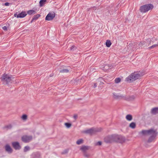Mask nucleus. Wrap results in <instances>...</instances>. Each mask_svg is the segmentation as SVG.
I'll return each instance as SVG.
<instances>
[{
  "mask_svg": "<svg viewBox=\"0 0 158 158\" xmlns=\"http://www.w3.org/2000/svg\"><path fill=\"white\" fill-rule=\"evenodd\" d=\"M142 76L141 73L139 72H135L131 73L130 75L127 77L125 81L129 83L132 82L136 80L139 79Z\"/></svg>",
  "mask_w": 158,
  "mask_h": 158,
  "instance_id": "f257e3e1",
  "label": "nucleus"
},
{
  "mask_svg": "<svg viewBox=\"0 0 158 158\" xmlns=\"http://www.w3.org/2000/svg\"><path fill=\"white\" fill-rule=\"evenodd\" d=\"M102 130V128L101 127H93L90 129L86 130L84 131V132L90 135L94 134L96 133L101 131Z\"/></svg>",
  "mask_w": 158,
  "mask_h": 158,
  "instance_id": "f03ea898",
  "label": "nucleus"
},
{
  "mask_svg": "<svg viewBox=\"0 0 158 158\" xmlns=\"http://www.w3.org/2000/svg\"><path fill=\"white\" fill-rule=\"evenodd\" d=\"M153 8V6L151 4H146L140 7L139 10L141 12L145 13Z\"/></svg>",
  "mask_w": 158,
  "mask_h": 158,
  "instance_id": "7ed1b4c3",
  "label": "nucleus"
},
{
  "mask_svg": "<svg viewBox=\"0 0 158 158\" xmlns=\"http://www.w3.org/2000/svg\"><path fill=\"white\" fill-rule=\"evenodd\" d=\"M105 140L106 143H111L113 141H114L117 143H127L129 140L128 139H105Z\"/></svg>",
  "mask_w": 158,
  "mask_h": 158,
  "instance_id": "20e7f679",
  "label": "nucleus"
},
{
  "mask_svg": "<svg viewBox=\"0 0 158 158\" xmlns=\"http://www.w3.org/2000/svg\"><path fill=\"white\" fill-rule=\"evenodd\" d=\"M158 135V132L156 129L152 128L149 129L148 136L152 137H155Z\"/></svg>",
  "mask_w": 158,
  "mask_h": 158,
  "instance_id": "39448f33",
  "label": "nucleus"
},
{
  "mask_svg": "<svg viewBox=\"0 0 158 158\" xmlns=\"http://www.w3.org/2000/svg\"><path fill=\"white\" fill-rule=\"evenodd\" d=\"M2 81H6V84L12 81V77L11 76L8 75L7 74H4L3 75L2 78Z\"/></svg>",
  "mask_w": 158,
  "mask_h": 158,
  "instance_id": "423d86ee",
  "label": "nucleus"
},
{
  "mask_svg": "<svg viewBox=\"0 0 158 158\" xmlns=\"http://www.w3.org/2000/svg\"><path fill=\"white\" fill-rule=\"evenodd\" d=\"M55 14L54 12L49 13L46 16L45 18V20L51 21L55 17Z\"/></svg>",
  "mask_w": 158,
  "mask_h": 158,
  "instance_id": "0eeeda50",
  "label": "nucleus"
},
{
  "mask_svg": "<svg viewBox=\"0 0 158 158\" xmlns=\"http://www.w3.org/2000/svg\"><path fill=\"white\" fill-rule=\"evenodd\" d=\"M27 15V14L26 12L23 11L19 14H17V13L15 14L14 16L15 17H16L18 18H23L26 16Z\"/></svg>",
  "mask_w": 158,
  "mask_h": 158,
  "instance_id": "6e6552de",
  "label": "nucleus"
},
{
  "mask_svg": "<svg viewBox=\"0 0 158 158\" xmlns=\"http://www.w3.org/2000/svg\"><path fill=\"white\" fill-rule=\"evenodd\" d=\"M149 130H143L139 132V135L140 136H148Z\"/></svg>",
  "mask_w": 158,
  "mask_h": 158,
  "instance_id": "1a4fd4ad",
  "label": "nucleus"
},
{
  "mask_svg": "<svg viewBox=\"0 0 158 158\" xmlns=\"http://www.w3.org/2000/svg\"><path fill=\"white\" fill-rule=\"evenodd\" d=\"M13 147L15 150H19L21 148V146L19 143L18 142H14L12 143Z\"/></svg>",
  "mask_w": 158,
  "mask_h": 158,
  "instance_id": "9d476101",
  "label": "nucleus"
},
{
  "mask_svg": "<svg viewBox=\"0 0 158 158\" xmlns=\"http://www.w3.org/2000/svg\"><path fill=\"white\" fill-rule=\"evenodd\" d=\"M154 139H145L144 141V144L146 146H147L152 142H154Z\"/></svg>",
  "mask_w": 158,
  "mask_h": 158,
  "instance_id": "9b49d317",
  "label": "nucleus"
},
{
  "mask_svg": "<svg viewBox=\"0 0 158 158\" xmlns=\"http://www.w3.org/2000/svg\"><path fill=\"white\" fill-rule=\"evenodd\" d=\"M107 138H122V137L121 135H118L116 134H113L109 135Z\"/></svg>",
  "mask_w": 158,
  "mask_h": 158,
  "instance_id": "f8f14e48",
  "label": "nucleus"
},
{
  "mask_svg": "<svg viewBox=\"0 0 158 158\" xmlns=\"http://www.w3.org/2000/svg\"><path fill=\"white\" fill-rule=\"evenodd\" d=\"M6 151L9 153H11L12 152L13 150L10 145L6 144L5 146Z\"/></svg>",
  "mask_w": 158,
  "mask_h": 158,
  "instance_id": "ddd939ff",
  "label": "nucleus"
},
{
  "mask_svg": "<svg viewBox=\"0 0 158 158\" xmlns=\"http://www.w3.org/2000/svg\"><path fill=\"white\" fill-rule=\"evenodd\" d=\"M113 97L115 98H123V96L119 94H116L114 93H113Z\"/></svg>",
  "mask_w": 158,
  "mask_h": 158,
  "instance_id": "4468645a",
  "label": "nucleus"
},
{
  "mask_svg": "<svg viewBox=\"0 0 158 158\" xmlns=\"http://www.w3.org/2000/svg\"><path fill=\"white\" fill-rule=\"evenodd\" d=\"M151 113L154 114L158 113V107H155L152 109L151 110Z\"/></svg>",
  "mask_w": 158,
  "mask_h": 158,
  "instance_id": "2eb2a0df",
  "label": "nucleus"
},
{
  "mask_svg": "<svg viewBox=\"0 0 158 158\" xmlns=\"http://www.w3.org/2000/svg\"><path fill=\"white\" fill-rule=\"evenodd\" d=\"M89 146H83L81 148L80 150L83 152H85L89 150Z\"/></svg>",
  "mask_w": 158,
  "mask_h": 158,
  "instance_id": "dca6fc26",
  "label": "nucleus"
},
{
  "mask_svg": "<svg viewBox=\"0 0 158 158\" xmlns=\"http://www.w3.org/2000/svg\"><path fill=\"white\" fill-rule=\"evenodd\" d=\"M40 16V15L39 14L34 15L31 21V23H32L34 20H36Z\"/></svg>",
  "mask_w": 158,
  "mask_h": 158,
  "instance_id": "f3484780",
  "label": "nucleus"
},
{
  "mask_svg": "<svg viewBox=\"0 0 158 158\" xmlns=\"http://www.w3.org/2000/svg\"><path fill=\"white\" fill-rule=\"evenodd\" d=\"M111 66H110L109 65L107 64H105L103 67V70L105 71L109 69H111Z\"/></svg>",
  "mask_w": 158,
  "mask_h": 158,
  "instance_id": "a211bd4d",
  "label": "nucleus"
},
{
  "mask_svg": "<svg viewBox=\"0 0 158 158\" xmlns=\"http://www.w3.org/2000/svg\"><path fill=\"white\" fill-rule=\"evenodd\" d=\"M129 126L132 129H134L136 127V124L134 122H132L130 123Z\"/></svg>",
  "mask_w": 158,
  "mask_h": 158,
  "instance_id": "6ab92c4d",
  "label": "nucleus"
},
{
  "mask_svg": "<svg viewBox=\"0 0 158 158\" xmlns=\"http://www.w3.org/2000/svg\"><path fill=\"white\" fill-rule=\"evenodd\" d=\"M126 119L129 121H130L132 119V116L130 114H128L126 116Z\"/></svg>",
  "mask_w": 158,
  "mask_h": 158,
  "instance_id": "aec40b11",
  "label": "nucleus"
},
{
  "mask_svg": "<svg viewBox=\"0 0 158 158\" xmlns=\"http://www.w3.org/2000/svg\"><path fill=\"white\" fill-rule=\"evenodd\" d=\"M106 45L107 47H109L111 44V43L110 40H107L106 43Z\"/></svg>",
  "mask_w": 158,
  "mask_h": 158,
  "instance_id": "412c9836",
  "label": "nucleus"
},
{
  "mask_svg": "<svg viewBox=\"0 0 158 158\" xmlns=\"http://www.w3.org/2000/svg\"><path fill=\"white\" fill-rule=\"evenodd\" d=\"M27 13L29 15H31L32 14L35 13V11L33 10H30L27 11Z\"/></svg>",
  "mask_w": 158,
  "mask_h": 158,
  "instance_id": "4be33fe9",
  "label": "nucleus"
},
{
  "mask_svg": "<svg viewBox=\"0 0 158 158\" xmlns=\"http://www.w3.org/2000/svg\"><path fill=\"white\" fill-rule=\"evenodd\" d=\"M46 2V0H41L40 2V6H42Z\"/></svg>",
  "mask_w": 158,
  "mask_h": 158,
  "instance_id": "5701e85b",
  "label": "nucleus"
},
{
  "mask_svg": "<svg viewBox=\"0 0 158 158\" xmlns=\"http://www.w3.org/2000/svg\"><path fill=\"white\" fill-rule=\"evenodd\" d=\"M69 71V69H65L60 70V72L61 73H67Z\"/></svg>",
  "mask_w": 158,
  "mask_h": 158,
  "instance_id": "b1692460",
  "label": "nucleus"
},
{
  "mask_svg": "<svg viewBox=\"0 0 158 158\" xmlns=\"http://www.w3.org/2000/svg\"><path fill=\"white\" fill-rule=\"evenodd\" d=\"M21 118L23 120H26L27 118V116L26 114H23L21 117Z\"/></svg>",
  "mask_w": 158,
  "mask_h": 158,
  "instance_id": "393cba45",
  "label": "nucleus"
},
{
  "mask_svg": "<svg viewBox=\"0 0 158 158\" xmlns=\"http://www.w3.org/2000/svg\"><path fill=\"white\" fill-rule=\"evenodd\" d=\"M64 125L67 128H70L72 125L71 123H64Z\"/></svg>",
  "mask_w": 158,
  "mask_h": 158,
  "instance_id": "a878e982",
  "label": "nucleus"
},
{
  "mask_svg": "<svg viewBox=\"0 0 158 158\" xmlns=\"http://www.w3.org/2000/svg\"><path fill=\"white\" fill-rule=\"evenodd\" d=\"M83 140L82 139H81L77 141V143L78 145L80 144L83 143Z\"/></svg>",
  "mask_w": 158,
  "mask_h": 158,
  "instance_id": "bb28decb",
  "label": "nucleus"
},
{
  "mask_svg": "<svg viewBox=\"0 0 158 158\" xmlns=\"http://www.w3.org/2000/svg\"><path fill=\"white\" fill-rule=\"evenodd\" d=\"M121 79L119 78H117L115 80V82L116 83H118L120 82Z\"/></svg>",
  "mask_w": 158,
  "mask_h": 158,
  "instance_id": "cd10ccee",
  "label": "nucleus"
},
{
  "mask_svg": "<svg viewBox=\"0 0 158 158\" xmlns=\"http://www.w3.org/2000/svg\"><path fill=\"white\" fill-rule=\"evenodd\" d=\"M12 128V126L11 125H9L7 126H6L4 127L5 129H10Z\"/></svg>",
  "mask_w": 158,
  "mask_h": 158,
  "instance_id": "c85d7f7f",
  "label": "nucleus"
},
{
  "mask_svg": "<svg viewBox=\"0 0 158 158\" xmlns=\"http://www.w3.org/2000/svg\"><path fill=\"white\" fill-rule=\"evenodd\" d=\"M32 137L31 136H27V135H24L22 138H32Z\"/></svg>",
  "mask_w": 158,
  "mask_h": 158,
  "instance_id": "c756f323",
  "label": "nucleus"
},
{
  "mask_svg": "<svg viewBox=\"0 0 158 158\" xmlns=\"http://www.w3.org/2000/svg\"><path fill=\"white\" fill-rule=\"evenodd\" d=\"M157 46H158V44H155L153 45L152 46L149 47L148 48L149 49H150L154 48L155 47H156Z\"/></svg>",
  "mask_w": 158,
  "mask_h": 158,
  "instance_id": "7c9ffc66",
  "label": "nucleus"
},
{
  "mask_svg": "<svg viewBox=\"0 0 158 158\" xmlns=\"http://www.w3.org/2000/svg\"><path fill=\"white\" fill-rule=\"evenodd\" d=\"M31 139H22L23 141L24 142H28L30 141Z\"/></svg>",
  "mask_w": 158,
  "mask_h": 158,
  "instance_id": "2f4dec72",
  "label": "nucleus"
},
{
  "mask_svg": "<svg viewBox=\"0 0 158 158\" xmlns=\"http://www.w3.org/2000/svg\"><path fill=\"white\" fill-rule=\"evenodd\" d=\"M102 144V143L101 141H98L95 143V145L96 146H100Z\"/></svg>",
  "mask_w": 158,
  "mask_h": 158,
  "instance_id": "473e14b6",
  "label": "nucleus"
},
{
  "mask_svg": "<svg viewBox=\"0 0 158 158\" xmlns=\"http://www.w3.org/2000/svg\"><path fill=\"white\" fill-rule=\"evenodd\" d=\"M145 44H146V42H145H145L144 41H143V42H141L139 44V47H141L143 45Z\"/></svg>",
  "mask_w": 158,
  "mask_h": 158,
  "instance_id": "72a5a7b5",
  "label": "nucleus"
},
{
  "mask_svg": "<svg viewBox=\"0 0 158 158\" xmlns=\"http://www.w3.org/2000/svg\"><path fill=\"white\" fill-rule=\"evenodd\" d=\"M29 149V147L28 146H26L24 148V151L26 152Z\"/></svg>",
  "mask_w": 158,
  "mask_h": 158,
  "instance_id": "f704fd0d",
  "label": "nucleus"
},
{
  "mask_svg": "<svg viewBox=\"0 0 158 158\" xmlns=\"http://www.w3.org/2000/svg\"><path fill=\"white\" fill-rule=\"evenodd\" d=\"M75 49V47L73 45L72 46H71V47L70 48V50L73 51H74Z\"/></svg>",
  "mask_w": 158,
  "mask_h": 158,
  "instance_id": "c9c22d12",
  "label": "nucleus"
},
{
  "mask_svg": "<svg viewBox=\"0 0 158 158\" xmlns=\"http://www.w3.org/2000/svg\"><path fill=\"white\" fill-rule=\"evenodd\" d=\"M84 156L85 157H89L90 155L87 153H85L84 154Z\"/></svg>",
  "mask_w": 158,
  "mask_h": 158,
  "instance_id": "e433bc0d",
  "label": "nucleus"
},
{
  "mask_svg": "<svg viewBox=\"0 0 158 158\" xmlns=\"http://www.w3.org/2000/svg\"><path fill=\"white\" fill-rule=\"evenodd\" d=\"M2 29H3L4 30L6 31L7 29V27L6 26H4V27H3Z\"/></svg>",
  "mask_w": 158,
  "mask_h": 158,
  "instance_id": "4c0bfd02",
  "label": "nucleus"
},
{
  "mask_svg": "<svg viewBox=\"0 0 158 158\" xmlns=\"http://www.w3.org/2000/svg\"><path fill=\"white\" fill-rule=\"evenodd\" d=\"M10 3L9 2H6L4 4V5L6 6H9Z\"/></svg>",
  "mask_w": 158,
  "mask_h": 158,
  "instance_id": "58836bf2",
  "label": "nucleus"
},
{
  "mask_svg": "<svg viewBox=\"0 0 158 158\" xmlns=\"http://www.w3.org/2000/svg\"><path fill=\"white\" fill-rule=\"evenodd\" d=\"M147 40H148V42H149L148 43L149 44H150L151 43L150 40L149 39H147Z\"/></svg>",
  "mask_w": 158,
  "mask_h": 158,
  "instance_id": "ea45409f",
  "label": "nucleus"
},
{
  "mask_svg": "<svg viewBox=\"0 0 158 158\" xmlns=\"http://www.w3.org/2000/svg\"><path fill=\"white\" fill-rule=\"evenodd\" d=\"M97 85L96 83H94V88H95L97 86Z\"/></svg>",
  "mask_w": 158,
  "mask_h": 158,
  "instance_id": "a19ab883",
  "label": "nucleus"
},
{
  "mask_svg": "<svg viewBox=\"0 0 158 158\" xmlns=\"http://www.w3.org/2000/svg\"><path fill=\"white\" fill-rule=\"evenodd\" d=\"M100 83H101V84H102V82H101Z\"/></svg>",
  "mask_w": 158,
  "mask_h": 158,
  "instance_id": "79ce46f5",
  "label": "nucleus"
}]
</instances>
